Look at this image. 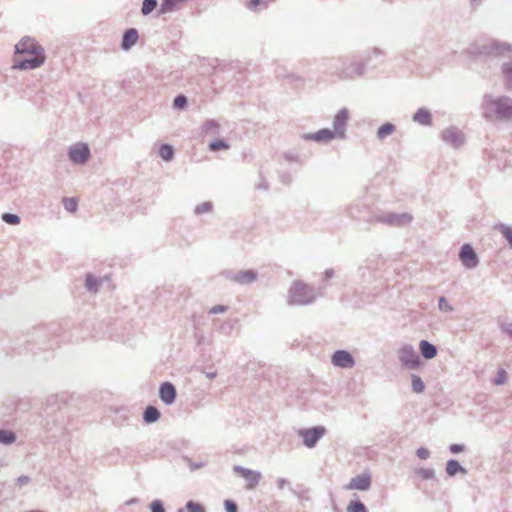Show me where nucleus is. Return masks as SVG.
I'll return each mask as SVG.
<instances>
[{
  "instance_id": "obj_36",
  "label": "nucleus",
  "mask_w": 512,
  "mask_h": 512,
  "mask_svg": "<svg viewBox=\"0 0 512 512\" xmlns=\"http://www.w3.org/2000/svg\"><path fill=\"white\" fill-rule=\"evenodd\" d=\"M506 381V372L504 370H499L498 371V376L497 378L495 379V384L496 385H500V384H503L505 383Z\"/></svg>"
},
{
  "instance_id": "obj_16",
  "label": "nucleus",
  "mask_w": 512,
  "mask_h": 512,
  "mask_svg": "<svg viewBox=\"0 0 512 512\" xmlns=\"http://www.w3.org/2000/svg\"><path fill=\"white\" fill-rule=\"evenodd\" d=\"M443 139L454 146H459L462 143L461 134L453 129L445 130L443 132Z\"/></svg>"
},
{
  "instance_id": "obj_29",
  "label": "nucleus",
  "mask_w": 512,
  "mask_h": 512,
  "mask_svg": "<svg viewBox=\"0 0 512 512\" xmlns=\"http://www.w3.org/2000/svg\"><path fill=\"white\" fill-rule=\"evenodd\" d=\"M157 2L156 0H144L142 5V13L144 15L149 14L156 8Z\"/></svg>"
},
{
  "instance_id": "obj_12",
  "label": "nucleus",
  "mask_w": 512,
  "mask_h": 512,
  "mask_svg": "<svg viewBox=\"0 0 512 512\" xmlns=\"http://www.w3.org/2000/svg\"><path fill=\"white\" fill-rule=\"evenodd\" d=\"M348 121V112L347 110H341L339 111L333 122V128L334 132L337 136L343 137L344 136V128Z\"/></svg>"
},
{
  "instance_id": "obj_34",
  "label": "nucleus",
  "mask_w": 512,
  "mask_h": 512,
  "mask_svg": "<svg viewBox=\"0 0 512 512\" xmlns=\"http://www.w3.org/2000/svg\"><path fill=\"white\" fill-rule=\"evenodd\" d=\"M187 99L183 95H179L174 99V107L178 109H182L186 106Z\"/></svg>"
},
{
  "instance_id": "obj_35",
  "label": "nucleus",
  "mask_w": 512,
  "mask_h": 512,
  "mask_svg": "<svg viewBox=\"0 0 512 512\" xmlns=\"http://www.w3.org/2000/svg\"><path fill=\"white\" fill-rule=\"evenodd\" d=\"M150 508L151 512H165L162 503L158 500L152 501Z\"/></svg>"
},
{
  "instance_id": "obj_19",
  "label": "nucleus",
  "mask_w": 512,
  "mask_h": 512,
  "mask_svg": "<svg viewBox=\"0 0 512 512\" xmlns=\"http://www.w3.org/2000/svg\"><path fill=\"white\" fill-rule=\"evenodd\" d=\"M187 1L188 0H163L160 11L162 13L170 12Z\"/></svg>"
},
{
  "instance_id": "obj_14",
  "label": "nucleus",
  "mask_w": 512,
  "mask_h": 512,
  "mask_svg": "<svg viewBox=\"0 0 512 512\" xmlns=\"http://www.w3.org/2000/svg\"><path fill=\"white\" fill-rule=\"evenodd\" d=\"M138 40V32L135 29H129L125 32L122 39V48L124 50L130 49Z\"/></svg>"
},
{
  "instance_id": "obj_27",
  "label": "nucleus",
  "mask_w": 512,
  "mask_h": 512,
  "mask_svg": "<svg viewBox=\"0 0 512 512\" xmlns=\"http://www.w3.org/2000/svg\"><path fill=\"white\" fill-rule=\"evenodd\" d=\"M461 469L460 464L456 460H450L446 465V471L450 476H454Z\"/></svg>"
},
{
  "instance_id": "obj_22",
  "label": "nucleus",
  "mask_w": 512,
  "mask_h": 512,
  "mask_svg": "<svg viewBox=\"0 0 512 512\" xmlns=\"http://www.w3.org/2000/svg\"><path fill=\"white\" fill-rule=\"evenodd\" d=\"M395 127L390 123L383 124L377 131V136L379 139H384L388 135L392 134Z\"/></svg>"
},
{
  "instance_id": "obj_8",
  "label": "nucleus",
  "mask_w": 512,
  "mask_h": 512,
  "mask_svg": "<svg viewBox=\"0 0 512 512\" xmlns=\"http://www.w3.org/2000/svg\"><path fill=\"white\" fill-rule=\"evenodd\" d=\"M309 293V289L306 285L301 283H295L291 289V303L295 304H304L310 301L309 297H304V295Z\"/></svg>"
},
{
  "instance_id": "obj_24",
  "label": "nucleus",
  "mask_w": 512,
  "mask_h": 512,
  "mask_svg": "<svg viewBox=\"0 0 512 512\" xmlns=\"http://www.w3.org/2000/svg\"><path fill=\"white\" fill-rule=\"evenodd\" d=\"M63 205L68 212L74 213L78 207V201L76 198H64Z\"/></svg>"
},
{
  "instance_id": "obj_30",
  "label": "nucleus",
  "mask_w": 512,
  "mask_h": 512,
  "mask_svg": "<svg viewBox=\"0 0 512 512\" xmlns=\"http://www.w3.org/2000/svg\"><path fill=\"white\" fill-rule=\"evenodd\" d=\"M498 229L512 248V229L506 225H500Z\"/></svg>"
},
{
  "instance_id": "obj_38",
  "label": "nucleus",
  "mask_w": 512,
  "mask_h": 512,
  "mask_svg": "<svg viewBox=\"0 0 512 512\" xmlns=\"http://www.w3.org/2000/svg\"><path fill=\"white\" fill-rule=\"evenodd\" d=\"M226 310H227L226 306H224V305H216V306L212 307L209 310V313L210 314L224 313Z\"/></svg>"
},
{
  "instance_id": "obj_40",
  "label": "nucleus",
  "mask_w": 512,
  "mask_h": 512,
  "mask_svg": "<svg viewBox=\"0 0 512 512\" xmlns=\"http://www.w3.org/2000/svg\"><path fill=\"white\" fill-rule=\"evenodd\" d=\"M507 84L512 87V65L505 68Z\"/></svg>"
},
{
  "instance_id": "obj_43",
  "label": "nucleus",
  "mask_w": 512,
  "mask_h": 512,
  "mask_svg": "<svg viewBox=\"0 0 512 512\" xmlns=\"http://www.w3.org/2000/svg\"><path fill=\"white\" fill-rule=\"evenodd\" d=\"M450 450L452 453H459L463 450V447L458 444L451 445Z\"/></svg>"
},
{
  "instance_id": "obj_1",
  "label": "nucleus",
  "mask_w": 512,
  "mask_h": 512,
  "mask_svg": "<svg viewBox=\"0 0 512 512\" xmlns=\"http://www.w3.org/2000/svg\"><path fill=\"white\" fill-rule=\"evenodd\" d=\"M44 61V50L34 39L24 37L15 45L14 69H35L41 66Z\"/></svg>"
},
{
  "instance_id": "obj_39",
  "label": "nucleus",
  "mask_w": 512,
  "mask_h": 512,
  "mask_svg": "<svg viewBox=\"0 0 512 512\" xmlns=\"http://www.w3.org/2000/svg\"><path fill=\"white\" fill-rule=\"evenodd\" d=\"M224 505L227 512H237V506L231 500H226Z\"/></svg>"
},
{
  "instance_id": "obj_5",
  "label": "nucleus",
  "mask_w": 512,
  "mask_h": 512,
  "mask_svg": "<svg viewBox=\"0 0 512 512\" xmlns=\"http://www.w3.org/2000/svg\"><path fill=\"white\" fill-rule=\"evenodd\" d=\"M234 470L239 476L246 480V488L249 490L254 489L261 479V474L257 471L242 467H235Z\"/></svg>"
},
{
  "instance_id": "obj_21",
  "label": "nucleus",
  "mask_w": 512,
  "mask_h": 512,
  "mask_svg": "<svg viewBox=\"0 0 512 512\" xmlns=\"http://www.w3.org/2000/svg\"><path fill=\"white\" fill-rule=\"evenodd\" d=\"M412 220V216L409 214H400V215H393L391 216V219L389 220L391 224L394 225H405L410 223Z\"/></svg>"
},
{
  "instance_id": "obj_26",
  "label": "nucleus",
  "mask_w": 512,
  "mask_h": 512,
  "mask_svg": "<svg viewBox=\"0 0 512 512\" xmlns=\"http://www.w3.org/2000/svg\"><path fill=\"white\" fill-rule=\"evenodd\" d=\"M347 512H367V509L363 503L352 501L347 506Z\"/></svg>"
},
{
  "instance_id": "obj_41",
  "label": "nucleus",
  "mask_w": 512,
  "mask_h": 512,
  "mask_svg": "<svg viewBox=\"0 0 512 512\" xmlns=\"http://www.w3.org/2000/svg\"><path fill=\"white\" fill-rule=\"evenodd\" d=\"M430 453L426 448H419L417 450V456L421 459H427L429 457Z\"/></svg>"
},
{
  "instance_id": "obj_37",
  "label": "nucleus",
  "mask_w": 512,
  "mask_h": 512,
  "mask_svg": "<svg viewBox=\"0 0 512 512\" xmlns=\"http://www.w3.org/2000/svg\"><path fill=\"white\" fill-rule=\"evenodd\" d=\"M97 282L92 276H87L86 278V287L89 290H96Z\"/></svg>"
},
{
  "instance_id": "obj_46",
  "label": "nucleus",
  "mask_w": 512,
  "mask_h": 512,
  "mask_svg": "<svg viewBox=\"0 0 512 512\" xmlns=\"http://www.w3.org/2000/svg\"><path fill=\"white\" fill-rule=\"evenodd\" d=\"M259 3H260V0H251L250 7H256L257 5H259Z\"/></svg>"
},
{
  "instance_id": "obj_23",
  "label": "nucleus",
  "mask_w": 512,
  "mask_h": 512,
  "mask_svg": "<svg viewBox=\"0 0 512 512\" xmlns=\"http://www.w3.org/2000/svg\"><path fill=\"white\" fill-rule=\"evenodd\" d=\"M173 148L170 145L164 144L159 149V155L162 159L169 161L173 158Z\"/></svg>"
},
{
  "instance_id": "obj_11",
  "label": "nucleus",
  "mask_w": 512,
  "mask_h": 512,
  "mask_svg": "<svg viewBox=\"0 0 512 512\" xmlns=\"http://www.w3.org/2000/svg\"><path fill=\"white\" fill-rule=\"evenodd\" d=\"M159 396L164 403L172 404L176 398L175 387L170 382L163 383L159 390Z\"/></svg>"
},
{
  "instance_id": "obj_4",
  "label": "nucleus",
  "mask_w": 512,
  "mask_h": 512,
  "mask_svg": "<svg viewBox=\"0 0 512 512\" xmlns=\"http://www.w3.org/2000/svg\"><path fill=\"white\" fill-rule=\"evenodd\" d=\"M400 361L410 367L415 368L419 365V357L411 346H404L398 351Z\"/></svg>"
},
{
  "instance_id": "obj_7",
  "label": "nucleus",
  "mask_w": 512,
  "mask_h": 512,
  "mask_svg": "<svg viewBox=\"0 0 512 512\" xmlns=\"http://www.w3.org/2000/svg\"><path fill=\"white\" fill-rule=\"evenodd\" d=\"M459 257L463 265L467 268H473L478 264L477 255L469 244H464L461 247Z\"/></svg>"
},
{
  "instance_id": "obj_28",
  "label": "nucleus",
  "mask_w": 512,
  "mask_h": 512,
  "mask_svg": "<svg viewBox=\"0 0 512 512\" xmlns=\"http://www.w3.org/2000/svg\"><path fill=\"white\" fill-rule=\"evenodd\" d=\"M15 441V435L11 431L0 430V442L10 444Z\"/></svg>"
},
{
  "instance_id": "obj_25",
  "label": "nucleus",
  "mask_w": 512,
  "mask_h": 512,
  "mask_svg": "<svg viewBox=\"0 0 512 512\" xmlns=\"http://www.w3.org/2000/svg\"><path fill=\"white\" fill-rule=\"evenodd\" d=\"M412 388L416 393H422L425 389L422 379L417 375L412 376Z\"/></svg>"
},
{
  "instance_id": "obj_31",
  "label": "nucleus",
  "mask_w": 512,
  "mask_h": 512,
  "mask_svg": "<svg viewBox=\"0 0 512 512\" xmlns=\"http://www.w3.org/2000/svg\"><path fill=\"white\" fill-rule=\"evenodd\" d=\"M187 512H205V508L197 502L188 501L186 504Z\"/></svg>"
},
{
  "instance_id": "obj_15",
  "label": "nucleus",
  "mask_w": 512,
  "mask_h": 512,
  "mask_svg": "<svg viewBox=\"0 0 512 512\" xmlns=\"http://www.w3.org/2000/svg\"><path fill=\"white\" fill-rule=\"evenodd\" d=\"M419 348H420L422 356L426 359H432L437 354L436 347L426 340H422L420 342Z\"/></svg>"
},
{
  "instance_id": "obj_9",
  "label": "nucleus",
  "mask_w": 512,
  "mask_h": 512,
  "mask_svg": "<svg viewBox=\"0 0 512 512\" xmlns=\"http://www.w3.org/2000/svg\"><path fill=\"white\" fill-rule=\"evenodd\" d=\"M371 485V478L368 474L358 475L351 479L349 484L345 486L346 490H360L365 491Z\"/></svg>"
},
{
  "instance_id": "obj_13",
  "label": "nucleus",
  "mask_w": 512,
  "mask_h": 512,
  "mask_svg": "<svg viewBox=\"0 0 512 512\" xmlns=\"http://www.w3.org/2000/svg\"><path fill=\"white\" fill-rule=\"evenodd\" d=\"M337 135L334 131H331L329 129H322L314 134H310L306 136L307 139L315 140L318 142H328L332 139H334Z\"/></svg>"
},
{
  "instance_id": "obj_17",
  "label": "nucleus",
  "mask_w": 512,
  "mask_h": 512,
  "mask_svg": "<svg viewBox=\"0 0 512 512\" xmlns=\"http://www.w3.org/2000/svg\"><path fill=\"white\" fill-rule=\"evenodd\" d=\"M414 121L418 122L422 125H430L431 124V114L427 109L421 108L419 109L413 116Z\"/></svg>"
},
{
  "instance_id": "obj_32",
  "label": "nucleus",
  "mask_w": 512,
  "mask_h": 512,
  "mask_svg": "<svg viewBox=\"0 0 512 512\" xmlns=\"http://www.w3.org/2000/svg\"><path fill=\"white\" fill-rule=\"evenodd\" d=\"M2 220L10 225H17L20 223V218L15 214L4 213L2 215Z\"/></svg>"
},
{
  "instance_id": "obj_42",
  "label": "nucleus",
  "mask_w": 512,
  "mask_h": 512,
  "mask_svg": "<svg viewBox=\"0 0 512 512\" xmlns=\"http://www.w3.org/2000/svg\"><path fill=\"white\" fill-rule=\"evenodd\" d=\"M439 307L440 309L442 310H451L450 306L448 305L447 301L445 298H440L439 300Z\"/></svg>"
},
{
  "instance_id": "obj_2",
  "label": "nucleus",
  "mask_w": 512,
  "mask_h": 512,
  "mask_svg": "<svg viewBox=\"0 0 512 512\" xmlns=\"http://www.w3.org/2000/svg\"><path fill=\"white\" fill-rule=\"evenodd\" d=\"M486 116L495 119L503 120L512 117V100L508 98H501L498 100L489 101L486 104Z\"/></svg>"
},
{
  "instance_id": "obj_33",
  "label": "nucleus",
  "mask_w": 512,
  "mask_h": 512,
  "mask_svg": "<svg viewBox=\"0 0 512 512\" xmlns=\"http://www.w3.org/2000/svg\"><path fill=\"white\" fill-rule=\"evenodd\" d=\"M229 146L222 140L214 141L210 144V149L213 151L221 150V149H228Z\"/></svg>"
},
{
  "instance_id": "obj_6",
  "label": "nucleus",
  "mask_w": 512,
  "mask_h": 512,
  "mask_svg": "<svg viewBox=\"0 0 512 512\" xmlns=\"http://www.w3.org/2000/svg\"><path fill=\"white\" fill-rule=\"evenodd\" d=\"M89 153V148L86 144L78 143L70 148L69 157L72 162L81 164L88 159Z\"/></svg>"
},
{
  "instance_id": "obj_44",
  "label": "nucleus",
  "mask_w": 512,
  "mask_h": 512,
  "mask_svg": "<svg viewBox=\"0 0 512 512\" xmlns=\"http://www.w3.org/2000/svg\"><path fill=\"white\" fill-rule=\"evenodd\" d=\"M211 209V205L210 204H203L199 207H197V211L200 212V211H209Z\"/></svg>"
},
{
  "instance_id": "obj_20",
  "label": "nucleus",
  "mask_w": 512,
  "mask_h": 512,
  "mask_svg": "<svg viewBox=\"0 0 512 512\" xmlns=\"http://www.w3.org/2000/svg\"><path fill=\"white\" fill-rule=\"evenodd\" d=\"M160 413L154 406H148L144 412V420L147 423L155 422L159 419Z\"/></svg>"
},
{
  "instance_id": "obj_45",
  "label": "nucleus",
  "mask_w": 512,
  "mask_h": 512,
  "mask_svg": "<svg viewBox=\"0 0 512 512\" xmlns=\"http://www.w3.org/2000/svg\"><path fill=\"white\" fill-rule=\"evenodd\" d=\"M421 473H422L423 477H425V478H429L432 476V472L429 470H422Z\"/></svg>"
},
{
  "instance_id": "obj_18",
  "label": "nucleus",
  "mask_w": 512,
  "mask_h": 512,
  "mask_svg": "<svg viewBox=\"0 0 512 512\" xmlns=\"http://www.w3.org/2000/svg\"><path fill=\"white\" fill-rule=\"evenodd\" d=\"M234 279L241 284L251 283L256 279V274L252 270L241 271L234 277Z\"/></svg>"
},
{
  "instance_id": "obj_3",
  "label": "nucleus",
  "mask_w": 512,
  "mask_h": 512,
  "mask_svg": "<svg viewBox=\"0 0 512 512\" xmlns=\"http://www.w3.org/2000/svg\"><path fill=\"white\" fill-rule=\"evenodd\" d=\"M300 436L303 438L304 444L312 448L315 446L317 441L325 434V428L323 427H314L311 429H306L300 431Z\"/></svg>"
},
{
  "instance_id": "obj_10",
  "label": "nucleus",
  "mask_w": 512,
  "mask_h": 512,
  "mask_svg": "<svg viewBox=\"0 0 512 512\" xmlns=\"http://www.w3.org/2000/svg\"><path fill=\"white\" fill-rule=\"evenodd\" d=\"M332 363L335 366L342 367V368H350L354 364V360L350 353L347 351H336L332 356Z\"/></svg>"
}]
</instances>
